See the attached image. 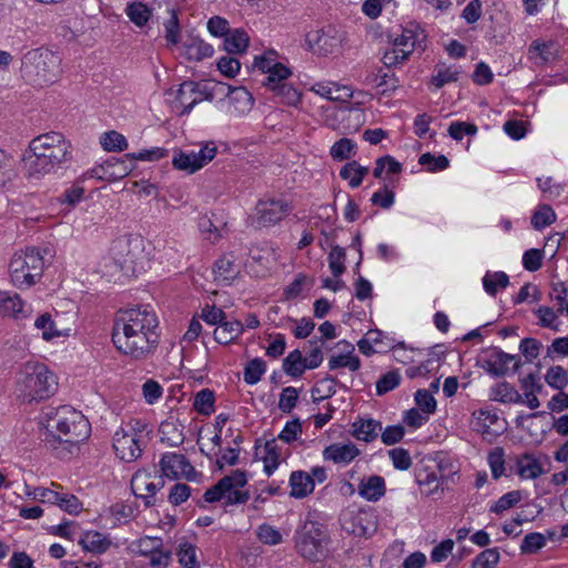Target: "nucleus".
I'll list each match as a JSON object with an SVG mask.
<instances>
[{"instance_id":"obj_27","label":"nucleus","mask_w":568,"mask_h":568,"mask_svg":"<svg viewBox=\"0 0 568 568\" xmlns=\"http://www.w3.org/2000/svg\"><path fill=\"white\" fill-rule=\"evenodd\" d=\"M291 496L295 498H304L314 490V479L310 474L296 470L290 477Z\"/></svg>"},{"instance_id":"obj_29","label":"nucleus","mask_w":568,"mask_h":568,"mask_svg":"<svg viewBox=\"0 0 568 568\" xmlns=\"http://www.w3.org/2000/svg\"><path fill=\"white\" fill-rule=\"evenodd\" d=\"M557 48L555 42L534 40L529 45V55L536 64H545L556 58Z\"/></svg>"},{"instance_id":"obj_59","label":"nucleus","mask_w":568,"mask_h":568,"mask_svg":"<svg viewBox=\"0 0 568 568\" xmlns=\"http://www.w3.org/2000/svg\"><path fill=\"white\" fill-rule=\"evenodd\" d=\"M164 30L168 43L175 45L180 42V23L175 10L170 11V17L164 22Z\"/></svg>"},{"instance_id":"obj_16","label":"nucleus","mask_w":568,"mask_h":568,"mask_svg":"<svg viewBox=\"0 0 568 568\" xmlns=\"http://www.w3.org/2000/svg\"><path fill=\"white\" fill-rule=\"evenodd\" d=\"M213 100V94L194 81H184L176 93V106L181 108L180 115L189 114L202 101Z\"/></svg>"},{"instance_id":"obj_58","label":"nucleus","mask_w":568,"mask_h":568,"mask_svg":"<svg viewBox=\"0 0 568 568\" xmlns=\"http://www.w3.org/2000/svg\"><path fill=\"white\" fill-rule=\"evenodd\" d=\"M163 541L159 537L144 536L135 542V551L140 556L148 557L162 548Z\"/></svg>"},{"instance_id":"obj_53","label":"nucleus","mask_w":568,"mask_h":568,"mask_svg":"<svg viewBox=\"0 0 568 568\" xmlns=\"http://www.w3.org/2000/svg\"><path fill=\"white\" fill-rule=\"evenodd\" d=\"M101 144L103 149L109 152H120L128 148L126 139L116 131L104 133L101 139Z\"/></svg>"},{"instance_id":"obj_37","label":"nucleus","mask_w":568,"mask_h":568,"mask_svg":"<svg viewBox=\"0 0 568 568\" xmlns=\"http://www.w3.org/2000/svg\"><path fill=\"white\" fill-rule=\"evenodd\" d=\"M483 285L487 294L495 296L498 288L509 285V277L505 272H487L483 277Z\"/></svg>"},{"instance_id":"obj_43","label":"nucleus","mask_w":568,"mask_h":568,"mask_svg":"<svg viewBox=\"0 0 568 568\" xmlns=\"http://www.w3.org/2000/svg\"><path fill=\"white\" fill-rule=\"evenodd\" d=\"M272 91H274L275 95L281 99V101L287 105H297L301 101V93L287 83H277L272 87Z\"/></svg>"},{"instance_id":"obj_50","label":"nucleus","mask_w":568,"mask_h":568,"mask_svg":"<svg viewBox=\"0 0 568 568\" xmlns=\"http://www.w3.org/2000/svg\"><path fill=\"white\" fill-rule=\"evenodd\" d=\"M523 498L520 490H511L503 495L494 505L490 506V511L495 514H501L515 505H517Z\"/></svg>"},{"instance_id":"obj_22","label":"nucleus","mask_w":568,"mask_h":568,"mask_svg":"<svg viewBox=\"0 0 568 568\" xmlns=\"http://www.w3.org/2000/svg\"><path fill=\"white\" fill-rule=\"evenodd\" d=\"M184 425L172 417L165 419L160 424L159 433L161 442L166 443L171 447H178L184 443Z\"/></svg>"},{"instance_id":"obj_13","label":"nucleus","mask_w":568,"mask_h":568,"mask_svg":"<svg viewBox=\"0 0 568 568\" xmlns=\"http://www.w3.org/2000/svg\"><path fill=\"white\" fill-rule=\"evenodd\" d=\"M344 40L343 33L334 26L312 30L306 34L308 48L317 54L326 55L336 52Z\"/></svg>"},{"instance_id":"obj_46","label":"nucleus","mask_w":568,"mask_h":568,"mask_svg":"<svg viewBox=\"0 0 568 568\" xmlns=\"http://www.w3.org/2000/svg\"><path fill=\"white\" fill-rule=\"evenodd\" d=\"M459 73L460 71L455 67H437L436 73L432 77V83L438 89L443 88L447 83L456 82Z\"/></svg>"},{"instance_id":"obj_55","label":"nucleus","mask_w":568,"mask_h":568,"mask_svg":"<svg viewBox=\"0 0 568 568\" xmlns=\"http://www.w3.org/2000/svg\"><path fill=\"white\" fill-rule=\"evenodd\" d=\"M179 562L184 568H199L196 547L192 544H181L178 550Z\"/></svg>"},{"instance_id":"obj_45","label":"nucleus","mask_w":568,"mask_h":568,"mask_svg":"<svg viewBox=\"0 0 568 568\" xmlns=\"http://www.w3.org/2000/svg\"><path fill=\"white\" fill-rule=\"evenodd\" d=\"M266 365L261 358L250 361L244 368V381L248 385H254L261 381L262 375L265 373Z\"/></svg>"},{"instance_id":"obj_47","label":"nucleus","mask_w":568,"mask_h":568,"mask_svg":"<svg viewBox=\"0 0 568 568\" xmlns=\"http://www.w3.org/2000/svg\"><path fill=\"white\" fill-rule=\"evenodd\" d=\"M18 172L9 163L2 162L0 164V190L10 192L17 187Z\"/></svg>"},{"instance_id":"obj_61","label":"nucleus","mask_w":568,"mask_h":568,"mask_svg":"<svg viewBox=\"0 0 568 568\" xmlns=\"http://www.w3.org/2000/svg\"><path fill=\"white\" fill-rule=\"evenodd\" d=\"M418 163L427 166L430 172L445 170L449 165V161L445 155L435 156L429 152L422 154Z\"/></svg>"},{"instance_id":"obj_23","label":"nucleus","mask_w":568,"mask_h":568,"mask_svg":"<svg viewBox=\"0 0 568 568\" xmlns=\"http://www.w3.org/2000/svg\"><path fill=\"white\" fill-rule=\"evenodd\" d=\"M311 90L331 101L344 102L353 97V91L351 88L339 85L335 82H318L315 83Z\"/></svg>"},{"instance_id":"obj_4","label":"nucleus","mask_w":568,"mask_h":568,"mask_svg":"<svg viewBox=\"0 0 568 568\" xmlns=\"http://www.w3.org/2000/svg\"><path fill=\"white\" fill-rule=\"evenodd\" d=\"M57 389V376L42 363L28 362L18 373L16 390L24 402L45 399Z\"/></svg>"},{"instance_id":"obj_25","label":"nucleus","mask_w":568,"mask_h":568,"mask_svg":"<svg viewBox=\"0 0 568 568\" xmlns=\"http://www.w3.org/2000/svg\"><path fill=\"white\" fill-rule=\"evenodd\" d=\"M24 303L17 293L0 292V314L2 316L22 318L27 317Z\"/></svg>"},{"instance_id":"obj_40","label":"nucleus","mask_w":568,"mask_h":568,"mask_svg":"<svg viewBox=\"0 0 568 568\" xmlns=\"http://www.w3.org/2000/svg\"><path fill=\"white\" fill-rule=\"evenodd\" d=\"M355 150L356 144L353 140L342 138L332 145L329 154L335 161H344L351 159Z\"/></svg>"},{"instance_id":"obj_34","label":"nucleus","mask_w":568,"mask_h":568,"mask_svg":"<svg viewBox=\"0 0 568 568\" xmlns=\"http://www.w3.org/2000/svg\"><path fill=\"white\" fill-rule=\"evenodd\" d=\"M260 454H263L264 470L267 475H271L277 468L281 458V447L277 444V439L272 438L266 440Z\"/></svg>"},{"instance_id":"obj_33","label":"nucleus","mask_w":568,"mask_h":568,"mask_svg":"<svg viewBox=\"0 0 568 568\" xmlns=\"http://www.w3.org/2000/svg\"><path fill=\"white\" fill-rule=\"evenodd\" d=\"M491 398L504 404L524 403L523 395L507 382L498 383L491 388Z\"/></svg>"},{"instance_id":"obj_21","label":"nucleus","mask_w":568,"mask_h":568,"mask_svg":"<svg viewBox=\"0 0 568 568\" xmlns=\"http://www.w3.org/2000/svg\"><path fill=\"white\" fill-rule=\"evenodd\" d=\"M359 453V449L353 443H336L327 446L323 452V456L325 460H331L334 464H349Z\"/></svg>"},{"instance_id":"obj_26","label":"nucleus","mask_w":568,"mask_h":568,"mask_svg":"<svg viewBox=\"0 0 568 568\" xmlns=\"http://www.w3.org/2000/svg\"><path fill=\"white\" fill-rule=\"evenodd\" d=\"M352 427L356 439L369 443L377 438L382 430V423L373 418H359L353 423Z\"/></svg>"},{"instance_id":"obj_30","label":"nucleus","mask_w":568,"mask_h":568,"mask_svg":"<svg viewBox=\"0 0 568 568\" xmlns=\"http://www.w3.org/2000/svg\"><path fill=\"white\" fill-rule=\"evenodd\" d=\"M184 53L189 60L201 61L213 54V47L197 37H189L184 42Z\"/></svg>"},{"instance_id":"obj_19","label":"nucleus","mask_w":568,"mask_h":568,"mask_svg":"<svg viewBox=\"0 0 568 568\" xmlns=\"http://www.w3.org/2000/svg\"><path fill=\"white\" fill-rule=\"evenodd\" d=\"M229 112L234 116L246 114L253 106L252 94L243 87L227 89Z\"/></svg>"},{"instance_id":"obj_18","label":"nucleus","mask_w":568,"mask_h":568,"mask_svg":"<svg viewBox=\"0 0 568 568\" xmlns=\"http://www.w3.org/2000/svg\"><path fill=\"white\" fill-rule=\"evenodd\" d=\"M234 253L221 255L213 265L214 281L221 285H231L240 274Z\"/></svg>"},{"instance_id":"obj_8","label":"nucleus","mask_w":568,"mask_h":568,"mask_svg":"<svg viewBox=\"0 0 568 568\" xmlns=\"http://www.w3.org/2000/svg\"><path fill=\"white\" fill-rule=\"evenodd\" d=\"M246 484V473L236 469L209 488L204 493L203 498L206 503L223 500L226 506L245 504L248 500L250 495L247 490H242L241 488Z\"/></svg>"},{"instance_id":"obj_51","label":"nucleus","mask_w":568,"mask_h":568,"mask_svg":"<svg viewBox=\"0 0 568 568\" xmlns=\"http://www.w3.org/2000/svg\"><path fill=\"white\" fill-rule=\"evenodd\" d=\"M550 297H551V300L556 301V303L558 305L557 313L568 315L567 283H564V282L552 283Z\"/></svg>"},{"instance_id":"obj_24","label":"nucleus","mask_w":568,"mask_h":568,"mask_svg":"<svg viewBox=\"0 0 568 568\" xmlns=\"http://www.w3.org/2000/svg\"><path fill=\"white\" fill-rule=\"evenodd\" d=\"M79 544L87 551L102 555L110 549L112 541L106 535L100 531L89 530L81 536Z\"/></svg>"},{"instance_id":"obj_64","label":"nucleus","mask_w":568,"mask_h":568,"mask_svg":"<svg viewBox=\"0 0 568 568\" xmlns=\"http://www.w3.org/2000/svg\"><path fill=\"white\" fill-rule=\"evenodd\" d=\"M544 252L538 248H530L523 255V265L529 272L538 271L542 265Z\"/></svg>"},{"instance_id":"obj_11","label":"nucleus","mask_w":568,"mask_h":568,"mask_svg":"<svg viewBox=\"0 0 568 568\" xmlns=\"http://www.w3.org/2000/svg\"><path fill=\"white\" fill-rule=\"evenodd\" d=\"M164 485L163 475L158 470H138L131 479L133 494L143 500L145 507H152L156 504V491L161 490Z\"/></svg>"},{"instance_id":"obj_57","label":"nucleus","mask_w":568,"mask_h":568,"mask_svg":"<svg viewBox=\"0 0 568 568\" xmlns=\"http://www.w3.org/2000/svg\"><path fill=\"white\" fill-rule=\"evenodd\" d=\"M499 561V551L497 548H488L476 556L473 561V568H495Z\"/></svg>"},{"instance_id":"obj_36","label":"nucleus","mask_w":568,"mask_h":568,"mask_svg":"<svg viewBox=\"0 0 568 568\" xmlns=\"http://www.w3.org/2000/svg\"><path fill=\"white\" fill-rule=\"evenodd\" d=\"M248 36L245 31L236 29L233 32H227L224 38V49L229 53H242L248 45Z\"/></svg>"},{"instance_id":"obj_60","label":"nucleus","mask_w":568,"mask_h":568,"mask_svg":"<svg viewBox=\"0 0 568 568\" xmlns=\"http://www.w3.org/2000/svg\"><path fill=\"white\" fill-rule=\"evenodd\" d=\"M54 505H58L62 510L70 515H78L82 509V504L78 497L65 493H58V500Z\"/></svg>"},{"instance_id":"obj_17","label":"nucleus","mask_w":568,"mask_h":568,"mask_svg":"<svg viewBox=\"0 0 568 568\" xmlns=\"http://www.w3.org/2000/svg\"><path fill=\"white\" fill-rule=\"evenodd\" d=\"M160 466L163 478L168 477L170 479H179L180 477H184L187 480H193L196 476L195 468L182 454H164L161 458Z\"/></svg>"},{"instance_id":"obj_42","label":"nucleus","mask_w":568,"mask_h":568,"mask_svg":"<svg viewBox=\"0 0 568 568\" xmlns=\"http://www.w3.org/2000/svg\"><path fill=\"white\" fill-rule=\"evenodd\" d=\"M420 39H424L422 33L419 34L410 29H404L402 34L395 38L394 45L409 55Z\"/></svg>"},{"instance_id":"obj_41","label":"nucleus","mask_w":568,"mask_h":568,"mask_svg":"<svg viewBox=\"0 0 568 568\" xmlns=\"http://www.w3.org/2000/svg\"><path fill=\"white\" fill-rule=\"evenodd\" d=\"M368 168L362 166L356 161H352L346 163L339 171V176L342 179H348L351 178L352 173H356V179L353 181H349L348 184L352 189L358 187L365 175L368 174Z\"/></svg>"},{"instance_id":"obj_35","label":"nucleus","mask_w":568,"mask_h":568,"mask_svg":"<svg viewBox=\"0 0 568 568\" xmlns=\"http://www.w3.org/2000/svg\"><path fill=\"white\" fill-rule=\"evenodd\" d=\"M306 369V359L301 351L294 349L283 359V371L291 377H300Z\"/></svg>"},{"instance_id":"obj_15","label":"nucleus","mask_w":568,"mask_h":568,"mask_svg":"<svg viewBox=\"0 0 568 568\" xmlns=\"http://www.w3.org/2000/svg\"><path fill=\"white\" fill-rule=\"evenodd\" d=\"M521 366L520 357L510 355L498 347L487 352L484 368L494 377H501L510 372L516 373Z\"/></svg>"},{"instance_id":"obj_9","label":"nucleus","mask_w":568,"mask_h":568,"mask_svg":"<svg viewBox=\"0 0 568 568\" xmlns=\"http://www.w3.org/2000/svg\"><path fill=\"white\" fill-rule=\"evenodd\" d=\"M43 257L34 247L14 254L10 262L11 282L18 288L32 286L43 271Z\"/></svg>"},{"instance_id":"obj_44","label":"nucleus","mask_w":568,"mask_h":568,"mask_svg":"<svg viewBox=\"0 0 568 568\" xmlns=\"http://www.w3.org/2000/svg\"><path fill=\"white\" fill-rule=\"evenodd\" d=\"M545 379L550 387L561 390L568 385V371L559 365L551 366L547 371Z\"/></svg>"},{"instance_id":"obj_28","label":"nucleus","mask_w":568,"mask_h":568,"mask_svg":"<svg viewBox=\"0 0 568 568\" xmlns=\"http://www.w3.org/2000/svg\"><path fill=\"white\" fill-rule=\"evenodd\" d=\"M545 473L542 465L531 454H524L517 459V474L523 479H536Z\"/></svg>"},{"instance_id":"obj_49","label":"nucleus","mask_w":568,"mask_h":568,"mask_svg":"<svg viewBox=\"0 0 568 568\" xmlns=\"http://www.w3.org/2000/svg\"><path fill=\"white\" fill-rule=\"evenodd\" d=\"M345 250L338 245L332 246V250L328 254V266L332 274L335 277H338L345 272Z\"/></svg>"},{"instance_id":"obj_20","label":"nucleus","mask_w":568,"mask_h":568,"mask_svg":"<svg viewBox=\"0 0 568 568\" xmlns=\"http://www.w3.org/2000/svg\"><path fill=\"white\" fill-rule=\"evenodd\" d=\"M357 493L367 501H377L386 493L385 479L378 475L364 476L359 480Z\"/></svg>"},{"instance_id":"obj_32","label":"nucleus","mask_w":568,"mask_h":568,"mask_svg":"<svg viewBox=\"0 0 568 568\" xmlns=\"http://www.w3.org/2000/svg\"><path fill=\"white\" fill-rule=\"evenodd\" d=\"M338 344H345L349 348V351L347 352V354L332 356L328 361V368L331 371H334L341 367H346L352 372L358 371L361 368V359L358 356L353 354L354 346L345 341L339 342Z\"/></svg>"},{"instance_id":"obj_62","label":"nucleus","mask_w":568,"mask_h":568,"mask_svg":"<svg viewBox=\"0 0 568 568\" xmlns=\"http://www.w3.org/2000/svg\"><path fill=\"white\" fill-rule=\"evenodd\" d=\"M257 537L263 544L271 546L278 545L283 540L282 534L277 529L267 524L258 526Z\"/></svg>"},{"instance_id":"obj_7","label":"nucleus","mask_w":568,"mask_h":568,"mask_svg":"<svg viewBox=\"0 0 568 568\" xmlns=\"http://www.w3.org/2000/svg\"><path fill=\"white\" fill-rule=\"evenodd\" d=\"M23 67L37 85H48L61 74V58L48 49L39 48L24 55Z\"/></svg>"},{"instance_id":"obj_1","label":"nucleus","mask_w":568,"mask_h":568,"mask_svg":"<svg viewBox=\"0 0 568 568\" xmlns=\"http://www.w3.org/2000/svg\"><path fill=\"white\" fill-rule=\"evenodd\" d=\"M159 322L148 307L119 311L112 332L115 347L133 358H142L158 345Z\"/></svg>"},{"instance_id":"obj_3","label":"nucleus","mask_w":568,"mask_h":568,"mask_svg":"<svg viewBox=\"0 0 568 568\" xmlns=\"http://www.w3.org/2000/svg\"><path fill=\"white\" fill-rule=\"evenodd\" d=\"M47 425L44 434V443L52 448L57 444L77 445L90 435V423L81 412L75 410L69 405L58 408H50L45 413Z\"/></svg>"},{"instance_id":"obj_31","label":"nucleus","mask_w":568,"mask_h":568,"mask_svg":"<svg viewBox=\"0 0 568 568\" xmlns=\"http://www.w3.org/2000/svg\"><path fill=\"white\" fill-rule=\"evenodd\" d=\"M243 324L239 321H226V318L215 328L214 339L220 344H230L243 332Z\"/></svg>"},{"instance_id":"obj_52","label":"nucleus","mask_w":568,"mask_h":568,"mask_svg":"<svg viewBox=\"0 0 568 568\" xmlns=\"http://www.w3.org/2000/svg\"><path fill=\"white\" fill-rule=\"evenodd\" d=\"M556 221V214L554 210L545 204L534 213L531 217V225L536 230H542L546 226L552 224Z\"/></svg>"},{"instance_id":"obj_2","label":"nucleus","mask_w":568,"mask_h":568,"mask_svg":"<svg viewBox=\"0 0 568 568\" xmlns=\"http://www.w3.org/2000/svg\"><path fill=\"white\" fill-rule=\"evenodd\" d=\"M71 160L70 143L59 132H48L32 139L23 155L26 176L39 181L53 174Z\"/></svg>"},{"instance_id":"obj_14","label":"nucleus","mask_w":568,"mask_h":568,"mask_svg":"<svg viewBox=\"0 0 568 568\" xmlns=\"http://www.w3.org/2000/svg\"><path fill=\"white\" fill-rule=\"evenodd\" d=\"M132 428H121L114 433L113 448L116 456L126 463H131L141 457L145 443L141 435L133 434Z\"/></svg>"},{"instance_id":"obj_48","label":"nucleus","mask_w":568,"mask_h":568,"mask_svg":"<svg viewBox=\"0 0 568 568\" xmlns=\"http://www.w3.org/2000/svg\"><path fill=\"white\" fill-rule=\"evenodd\" d=\"M125 11L130 20L138 27L146 24L151 17L149 8L141 2H133L129 4Z\"/></svg>"},{"instance_id":"obj_10","label":"nucleus","mask_w":568,"mask_h":568,"mask_svg":"<svg viewBox=\"0 0 568 568\" xmlns=\"http://www.w3.org/2000/svg\"><path fill=\"white\" fill-rule=\"evenodd\" d=\"M291 211L292 205L283 199H263L257 202L250 223L255 229L268 227L281 222Z\"/></svg>"},{"instance_id":"obj_39","label":"nucleus","mask_w":568,"mask_h":568,"mask_svg":"<svg viewBox=\"0 0 568 568\" xmlns=\"http://www.w3.org/2000/svg\"><path fill=\"white\" fill-rule=\"evenodd\" d=\"M34 326L37 329L41 331L42 338L45 341H51L54 337L65 335L62 331L57 328L55 323L49 313L41 314L36 320Z\"/></svg>"},{"instance_id":"obj_56","label":"nucleus","mask_w":568,"mask_h":568,"mask_svg":"<svg viewBox=\"0 0 568 568\" xmlns=\"http://www.w3.org/2000/svg\"><path fill=\"white\" fill-rule=\"evenodd\" d=\"M546 537L540 532L527 534L520 545L523 554H535L546 546Z\"/></svg>"},{"instance_id":"obj_54","label":"nucleus","mask_w":568,"mask_h":568,"mask_svg":"<svg viewBox=\"0 0 568 568\" xmlns=\"http://www.w3.org/2000/svg\"><path fill=\"white\" fill-rule=\"evenodd\" d=\"M400 379V374L397 371L386 373L376 382V395L383 396L393 390L399 385Z\"/></svg>"},{"instance_id":"obj_5","label":"nucleus","mask_w":568,"mask_h":568,"mask_svg":"<svg viewBox=\"0 0 568 568\" xmlns=\"http://www.w3.org/2000/svg\"><path fill=\"white\" fill-rule=\"evenodd\" d=\"M142 253V241L138 237L121 236L112 242L110 255L100 264L104 276L114 277L118 273L130 275L135 272L136 260Z\"/></svg>"},{"instance_id":"obj_6","label":"nucleus","mask_w":568,"mask_h":568,"mask_svg":"<svg viewBox=\"0 0 568 568\" xmlns=\"http://www.w3.org/2000/svg\"><path fill=\"white\" fill-rule=\"evenodd\" d=\"M295 549L306 560L322 561L328 552L329 536L318 521L305 520L295 531Z\"/></svg>"},{"instance_id":"obj_12","label":"nucleus","mask_w":568,"mask_h":568,"mask_svg":"<svg viewBox=\"0 0 568 568\" xmlns=\"http://www.w3.org/2000/svg\"><path fill=\"white\" fill-rule=\"evenodd\" d=\"M214 142H206L199 151H179L173 156V166L187 173H194L211 162L216 155Z\"/></svg>"},{"instance_id":"obj_38","label":"nucleus","mask_w":568,"mask_h":568,"mask_svg":"<svg viewBox=\"0 0 568 568\" xmlns=\"http://www.w3.org/2000/svg\"><path fill=\"white\" fill-rule=\"evenodd\" d=\"M214 392L209 388H204L196 393L193 408L199 414L209 416L214 412Z\"/></svg>"},{"instance_id":"obj_63","label":"nucleus","mask_w":568,"mask_h":568,"mask_svg":"<svg viewBox=\"0 0 568 568\" xmlns=\"http://www.w3.org/2000/svg\"><path fill=\"white\" fill-rule=\"evenodd\" d=\"M388 456L396 469L407 470L412 466V458L407 449L393 448L388 452Z\"/></svg>"}]
</instances>
